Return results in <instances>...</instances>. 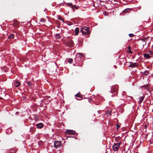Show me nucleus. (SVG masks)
Here are the masks:
<instances>
[{
  "mask_svg": "<svg viewBox=\"0 0 153 153\" xmlns=\"http://www.w3.org/2000/svg\"><path fill=\"white\" fill-rule=\"evenodd\" d=\"M89 30V27H83L81 28L80 32L82 34L87 35V37H88L90 33Z\"/></svg>",
  "mask_w": 153,
  "mask_h": 153,
  "instance_id": "nucleus-1",
  "label": "nucleus"
},
{
  "mask_svg": "<svg viewBox=\"0 0 153 153\" xmlns=\"http://www.w3.org/2000/svg\"><path fill=\"white\" fill-rule=\"evenodd\" d=\"M121 144V142L120 141L117 143H115L112 146V148L113 150L114 151H117L120 147V144Z\"/></svg>",
  "mask_w": 153,
  "mask_h": 153,
  "instance_id": "nucleus-2",
  "label": "nucleus"
},
{
  "mask_svg": "<svg viewBox=\"0 0 153 153\" xmlns=\"http://www.w3.org/2000/svg\"><path fill=\"white\" fill-rule=\"evenodd\" d=\"M54 147L56 148L61 146L62 143L60 141L56 140L54 142Z\"/></svg>",
  "mask_w": 153,
  "mask_h": 153,
  "instance_id": "nucleus-3",
  "label": "nucleus"
},
{
  "mask_svg": "<svg viewBox=\"0 0 153 153\" xmlns=\"http://www.w3.org/2000/svg\"><path fill=\"white\" fill-rule=\"evenodd\" d=\"M117 86L115 85L112 86L111 88V93H116L117 94Z\"/></svg>",
  "mask_w": 153,
  "mask_h": 153,
  "instance_id": "nucleus-4",
  "label": "nucleus"
},
{
  "mask_svg": "<svg viewBox=\"0 0 153 153\" xmlns=\"http://www.w3.org/2000/svg\"><path fill=\"white\" fill-rule=\"evenodd\" d=\"M65 133L69 135H75L76 132L73 130H66L65 131Z\"/></svg>",
  "mask_w": 153,
  "mask_h": 153,
  "instance_id": "nucleus-5",
  "label": "nucleus"
},
{
  "mask_svg": "<svg viewBox=\"0 0 153 153\" xmlns=\"http://www.w3.org/2000/svg\"><path fill=\"white\" fill-rule=\"evenodd\" d=\"M129 63H130V65L128 66L129 67L134 68L138 66V65L137 63H133L132 62H129Z\"/></svg>",
  "mask_w": 153,
  "mask_h": 153,
  "instance_id": "nucleus-6",
  "label": "nucleus"
},
{
  "mask_svg": "<svg viewBox=\"0 0 153 153\" xmlns=\"http://www.w3.org/2000/svg\"><path fill=\"white\" fill-rule=\"evenodd\" d=\"M36 126L38 128H42L44 126L43 124L42 123L37 124L36 125Z\"/></svg>",
  "mask_w": 153,
  "mask_h": 153,
  "instance_id": "nucleus-7",
  "label": "nucleus"
},
{
  "mask_svg": "<svg viewBox=\"0 0 153 153\" xmlns=\"http://www.w3.org/2000/svg\"><path fill=\"white\" fill-rule=\"evenodd\" d=\"M68 43L70 47H73L74 43L72 40H70L69 41Z\"/></svg>",
  "mask_w": 153,
  "mask_h": 153,
  "instance_id": "nucleus-8",
  "label": "nucleus"
},
{
  "mask_svg": "<svg viewBox=\"0 0 153 153\" xmlns=\"http://www.w3.org/2000/svg\"><path fill=\"white\" fill-rule=\"evenodd\" d=\"M75 35H78L79 32V27H77L75 29Z\"/></svg>",
  "mask_w": 153,
  "mask_h": 153,
  "instance_id": "nucleus-9",
  "label": "nucleus"
},
{
  "mask_svg": "<svg viewBox=\"0 0 153 153\" xmlns=\"http://www.w3.org/2000/svg\"><path fill=\"white\" fill-rule=\"evenodd\" d=\"M76 97H78L80 98H82L83 96L80 94V92H79L75 95Z\"/></svg>",
  "mask_w": 153,
  "mask_h": 153,
  "instance_id": "nucleus-10",
  "label": "nucleus"
},
{
  "mask_svg": "<svg viewBox=\"0 0 153 153\" xmlns=\"http://www.w3.org/2000/svg\"><path fill=\"white\" fill-rule=\"evenodd\" d=\"M144 56L146 59H149L151 57V56L148 54L145 53L143 54Z\"/></svg>",
  "mask_w": 153,
  "mask_h": 153,
  "instance_id": "nucleus-11",
  "label": "nucleus"
},
{
  "mask_svg": "<svg viewBox=\"0 0 153 153\" xmlns=\"http://www.w3.org/2000/svg\"><path fill=\"white\" fill-rule=\"evenodd\" d=\"M111 114V111H106L105 114L106 115H107L108 116H110Z\"/></svg>",
  "mask_w": 153,
  "mask_h": 153,
  "instance_id": "nucleus-12",
  "label": "nucleus"
},
{
  "mask_svg": "<svg viewBox=\"0 0 153 153\" xmlns=\"http://www.w3.org/2000/svg\"><path fill=\"white\" fill-rule=\"evenodd\" d=\"M14 37V34L13 33L10 34L8 36V39H11Z\"/></svg>",
  "mask_w": 153,
  "mask_h": 153,
  "instance_id": "nucleus-13",
  "label": "nucleus"
},
{
  "mask_svg": "<svg viewBox=\"0 0 153 153\" xmlns=\"http://www.w3.org/2000/svg\"><path fill=\"white\" fill-rule=\"evenodd\" d=\"M55 37L57 39H59L61 38L59 34H56L55 35Z\"/></svg>",
  "mask_w": 153,
  "mask_h": 153,
  "instance_id": "nucleus-14",
  "label": "nucleus"
},
{
  "mask_svg": "<svg viewBox=\"0 0 153 153\" xmlns=\"http://www.w3.org/2000/svg\"><path fill=\"white\" fill-rule=\"evenodd\" d=\"M15 85L16 87H18L20 85V83L19 82L16 81L15 83Z\"/></svg>",
  "mask_w": 153,
  "mask_h": 153,
  "instance_id": "nucleus-15",
  "label": "nucleus"
},
{
  "mask_svg": "<svg viewBox=\"0 0 153 153\" xmlns=\"http://www.w3.org/2000/svg\"><path fill=\"white\" fill-rule=\"evenodd\" d=\"M144 97H141L140 98V100L139 101V102L140 103H141L143 101V100L144 99Z\"/></svg>",
  "mask_w": 153,
  "mask_h": 153,
  "instance_id": "nucleus-16",
  "label": "nucleus"
},
{
  "mask_svg": "<svg viewBox=\"0 0 153 153\" xmlns=\"http://www.w3.org/2000/svg\"><path fill=\"white\" fill-rule=\"evenodd\" d=\"M27 83L28 85V86H29L30 88H31L32 86V83L30 81H28L27 82Z\"/></svg>",
  "mask_w": 153,
  "mask_h": 153,
  "instance_id": "nucleus-17",
  "label": "nucleus"
},
{
  "mask_svg": "<svg viewBox=\"0 0 153 153\" xmlns=\"http://www.w3.org/2000/svg\"><path fill=\"white\" fill-rule=\"evenodd\" d=\"M120 60H120L121 62L123 61V62H124V63L126 62V59L125 58H123L122 59H121Z\"/></svg>",
  "mask_w": 153,
  "mask_h": 153,
  "instance_id": "nucleus-18",
  "label": "nucleus"
},
{
  "mask_svg": "<svg viewBox=\"0 0 153 153\" xmlns=\"http://www.w3.org/2000/svg\"><path fill=\"white\" fill-rule=\"evenodd\" d=\"M73 59L70 58L68 59V62L69 63H71L73 62Z\"/></svg>",
  "mask_w": 153,
  "mask_h": 153,
  "instance_id": "nucleus-19",
  "label": "nucleus"
},
{
  "mask_svg": "<svg viewBox=\"0 0 153 153\" xmlns=\"http://www.w3.org/2000/svg\"><path fill=\"white\" fill-rule=\"evenodd\" d=\"M129 9H130L128 8L126 9L125 10L123 11V13H125L128 12L129 10Z\"/></svg>",
  "mask_w": 153,
  "mask_h": 153,
  "instance_id": "nucleus-20",
  "label": "nucleus"
},
{
  "mask_svg": "<svg viewBox=\"0 0 153 153\" xmlns=\"http://www.w3.org/2000/svg\"><path fill=\"white\" fill-rule=\"evenodd\" d=\"M58 19L59 20H62V21L63 22H64V20H63V19L61 17V16H59L58 17Z\"/></svg>",
  "mask_w": 153,
  "mask_h": 153,
  "instance_id": "nucleus-21",
  "label": "nucleus"
},
{
  "mask_svg": "<svg viewBox=\"0 0 153 153\" xmlns=\"http://www.w3.org/2000/svg\"><path fill=\"white\" fill-rule=\"evenodd\" d=\"M40 21L41 22H45V20L44 18H42L40 19Z\"/></svg>",
  "mask_w": 153,
  "mask_h": 153,
  "instance_id": "nucleus-22",
  "label": "nucleus"
},
{
  "mask_svg": "<svg viewBox=\"0 0 153 153\" xmlns=\"http://www.w3.org/2000/svg\"><path fill=\"white\" fill-rule=\"evenodd\" d=\"M141 40L143 42V46H144V45L146 44V42L145 41V40L143 39H142Z\"/></svg>",
  "mask_w": 153,
  "mask_h": 153,
  "instance_id": "nucleus-23",
  "label": "nucleus"
},
{
  "mask_svg": "<svg viewBox=\"0 0 153 153\" xmlns=\"http://www.w3.org/2000/svg\"><path fill=\"white\" fill-rule=\"evenodd\" d=\"M128 48V49H129V51H128V52L130 53H132V52L131 51V48L130 47V46H129Z\"/></svg>",
  "mask_w": 153,
  "mask_h": 153,
  "instance_id": "nucleus-24",
  "label": "nucleus"
},
{
  "mask_svg": "<svg viewBox=\"0 0 153 153\" xmlns=\"http://www.w3.org/2000/svg\"><path fill=\"white\" fill-rule=\"evenodd\" d=\"M68 5L69 6H71L72 8H73V5L71 3H68Z\"/></svg>",
  "mask_w": 153,
  "mask_h": 153,
  "instance_id": "nucleus-25",
  "label": "nucleus"
},
{
  "mask_svg": "<svg viewBox=\"0 0 153 153\" xmlns=\"http://www.w3.org/2000/svg\"><path fill=\"white\" fill-rule=\"evenodd\" d=\"M77 56H78L80 58H82V56H83V55L82 54L79 53L77 55Z\"/></svg>",
  "mask_w": 153,
  "mask_h": 153,
  "instance_id": "nucleus-26",
  "label": "nucleus"
},
{
  "mask_svg": "<svg viewBox=\"0 0 153 153\" xmlns=\"http://www.w3.org/2000/svg\"><path fill=\"white\" fill-rule=\"evenodd\" d=\"M119 138H118V137H117L115 139V140L117 142V143L119 142Z\"/></svg>",
  "mask_w": 153,
  "mask_h": 153,
  "instance_id": "nucleus-27",
  "label": "nucleus"
},
{
  "mask_svg": "<svg viewBox=\"0 0 153 153\" xmlns=\"http://www.w3.org/2000/svg\"><path fill=\"white\" fill-rule=\"evenodd\" d=\"M128 35L131 37H132L134 36V35L132 33L129 34Z\"/></svg>",
  "mask_w": 153,
  "mask_h": 153,
  "instance_id": "nucleus-28",
  "label": "nucleus"
},
{
  "mask_svg": "<svg viewBox=\"0 0 153 153\" xmlns=\"http://www.w3.org/2000/svg\"><path fill=\"white\" fill-rule=\"evenodd\" d=\"M144 73V75H146L149 73V72L148 71H146Z\"/></svg>",
  "mask_w": 153,
  "mask_h": 153,
  "instance_id": "nucleus-29",
  "label": "nucleus"
},
{
  "mask_svg": "<svg viewBox=\"0 0 153 153\" xmlns=\"http://www.w3.org/2000/svg\"><path fill=\"white\" fill-rule=\"evenodd\" d=\"M30 130L31 132H32V131L34 132V131H35V129L34 128H30Z\"/></svg>",
  "mask_w": 153,
  "mask_h": 153,
  "instance_id": "nucleus-30",
  "label": "nucleus"
},
{
  "mask_svg": "<svg viewBox=\"0 0 153 153\" xmlns=\"http://www.w3.org/2000/svg\"><path fill=\"white\" fill-rule=\"evenodd\" d=\"M73 8H74V7L76 9H78V7L76 6V5H73Z\"/></svg>",
  "mask_w": 153,
  "mask_h": 153,
  "instance_id": "nucleus-31",
  "label": "nucleus"
},
{
  "mask_svg": "<svg viewBox=\"0 0 153 153\" xmlns=\"http://www.w3.org/2000/svg\"><path fill=\"white\" fill-rule=\"evenodd\" d=\"M143 86V87H145L146 88H148V87L149 86V85L148 84H147V85H145Z\"/></svg>",
  "mask_w": 153,
  "mask_h": 153,
  "instance_id": "nucleus-32",
  "label": "nucleus"
},
{
  "mask_svg": "<svg viewBox=\"0 0 153 153\" xmlns=\"http://www.w3.org/2000/svg\"><path fill=\"white\" fill-rule=\"evenodd\" d=\"M116 126L117 128H119L120 127V126L119 124H117Z\"/></svg>",
  "mask_w": 153,
  "mask_h": 153,
  "instance_id": "nucleus-33",
  "label": "nucleus"
},
{
  "mask_svg": "<svg viewBox=\"0 0 153 153\" xmlns=\"http://www.w3.org/2000/svg\"><path fill=\"white\" fill-rule=\"evenodd\" d=\"M19 114V112H16V114Z\"/></svg>",
  "mask_w": 153,
  "mask_h": 153,
  "instance_id": "nucleus-34",
  "label": "nucleus"
},
{
  "mask_svg": "<svg viewBox=\"0 0 153 153\" xmlns=\"http://www.w3.org/2000/svg\"><path fill=\"white\" fill-rule=\"evenodd\" d=\"M76 99L77 100H80L81 99H77L76 98Z\"/></svg>",
  "mask_w": 153,
  "mask_h": 153,
  "instance_id": "nucleus-35",
  "label": "nucleus"
},
{
  "mask_svg": "<svg viewBox=\"0 0 153 153\" xmlns=\"http://www.w3.org/2000/svg\"><path fill=\"white\" fill-rule=\"evenodd\" d=\"M152 112H153V109L152 110Z\"/></svg>",
  "mask_w": 153,
  "mask_h": 153,
  "instance_id": "nucleus-36",
  "label": "nucleus"
},
{
  "mask_svg": "<svg viewBox=\"0 0 153 153\" xmlns=\"http://www.w3.org/2000/svg\"><path fill=\"white\" fill-rule=\"evenodd\" d=\"M152 141H153V139H152Z\"/></svg>",
  "mask_w": 153,
  "mask_h": 153,
  "instance_id": "nucleus-37",
  "label": "nucleus"
}]
</instances>
